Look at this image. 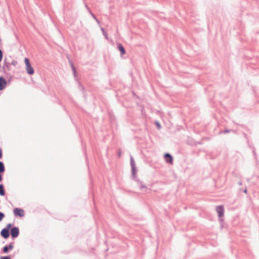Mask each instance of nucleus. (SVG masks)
<instances>
[{"label": "nucleus", "mask_w": 259, "mask_h": 259, "mask_svg": "<svg viewBox=\"0 0 259 259\" xmlns=\"http://www.w3.org/2000/svg\"><path fill=\"white\" fill-rule=\"evenodd\" d=\"M11 227H12V224H8L6 226L1 230L0 232L1 236L5 239H8L10 237V229H11Z\"/></svg>", "instance_id": "f257e3e1"}, {"label": "nucleus", "mask_w": 259, "mask_h": 259, "mask_svg": "<svg viewBox=\"0 0 259 259\" xmlns=\"http://www.w3.org/2000/svg\"><path fill=\"white\" fill-rule=\"evenodd\" d=\"M24 63L26 65V70L27 74L29 75L33 74L34 73V70L31 65L29 59L28 58H25Z\"/></svg>", "instance_id": "f03ea898"}, {"label": "nucleus", "mask_w": 259, "mask_h": 259, "mask_svg": "<svg viewBox=\"0 0 259 259\" xmlns=\"http://www.w3.org/2000/svg\"><path fill=\"white\" fill-rule=\"evenodd\" d=\"M10 235L11 238L14 240L17 238L20 234L19 229L18 227L14 226L12 224V227L10 229Z\"/></svg>", "instance_id": "7ed1b4c3"}, {"label": "nucleus", "mask_w": 259, "mask_h": 259, "mask_svg": "<svg viewBox=\"0 0 259 259\" xmlns=\"http://www.w3.org/2000/svg\"><path fill=\"white\" fill-rule=\"evenodd\" d=\"M130 163L131 166L132 178V179H135L137 169L134 159L132 156H131L130 157Z\"/></svg>", "instance_id": "20e7f679"}, {"label": "nucleus", "mask_w": 259, "mask_h": 259, "mask_svg": "<svg viewBox=\"0 0 259 259\" xmlns=\"http://www.w3.org/2000/svg\"><path fill=\"white\" fill-rule=\"evenodd\" d=\"M216 211L218 214L219 220L220 222H223L224 219L223 217L224 215V207L223 205H219L216 207Z\"/></svg>", "instance_id": "39448f33"}, {"label": "nucleus", "mask_w": 259, "mask_h": 259, "mask_svg": "<svg viewBox=\"0 0 259 259\" xmlns=\"http://www.w3.org/2000/svg\"><path fill=\"white\" fill-rule=\"evenodd\" d=\"M14 248L13 242L10 243L8 245L4 246L1 249V252L3 253H8L10 250Z\"/></svg>", "instance_id": "423d86ee"}, {"label": "nucleus", "mask_w": 259, "mask_h": 259, "mask_svg": "<svg viewBox=\"0 0 259 259\" xmlns=\"http://www.w3.org/2000/svg\"><path fill=\"white\" fill-rule=\"evenodd\" d=\"M14 214L15 217H23L25 215V211L22 208H15L13 209Z\"/></svg>", "instance_id": "0eeeda50"}, {"label": "nucleus", "mask_w": 259, "mask_h": 259, "mask_svg": "<svg viewBox=\"0 0 259 259\" xmlns=\"http://www.w3.org/2000/svg\"><path fill=\"white\" fill-rule=\"evenodd\" d=\"M7 84V81L3 76H0V91L4 90Z\"/></svg>", "instance_id": "6e6552de"}, {"label": "nucleus", "mask_w": 259, "mask_h": 259, "mask_svg": "<svg viewBox=\"0 0 259 259\" xmlns=\"http://www.w3.org/2000/svg\"><path fill=\"white\" fill-rule=\"evenodd\" d=\"M68 62L71 66V68L72 69V72H73V76L74 77V78L76 80H78V78L77 77V71H76V69L74 65V64L72 62V61L68 59Z\"/></svg>", "instance_id": "1a4fd4ad"}, {"label": "nucleus", "mask_w": 259, "mask_h": 259, "mask_svg": "<svg viewBox=\"0 0 259 259\" xmlns=\"http://www.w3.org/2000/svg\"><path fill=\"white\" fill-rule=\"evenodd\" d=\"M164 158L166 163L172 164L173 163V157L169 153H166L164 155Z\"/></svg>", "instance_id": "9d476101"}, {"label": "nucleus", "mask_w": 259, "mask_h": 259, "mask_svg": "<svg viewBox=\"0 0 259 259\" xmlns=\"http://www.w3.org/2000/svg\"><path fill=\"white\" fill-rule=\"evenodd\" d=\"M117 47L118 50H119V51L120 53L121 56L125 54L126 51H125V48L121 44L118 43L117 44Z\"/></svg>", "instance_id": "9b49d317"}, {"label": "nucleus", "mask_w": 259, "mask_h": 259, "mask_svg": "<svg viewBox=\"0 0 259 259\" xmlns=\"http://www.w3.org/2000/svg\"><path fill=\"white\" fill-rule=\"evenodd\" d=\"M6 194V191L5 190L4 186L3 184H0V195L2 196H5Z\"/></svg>", "instance_id": "f8f14e48"}, {"label": "nucleus", "mask_w": 259, "mask_h": 259, "mask_svg": "<svg viewBox=\"0 0 259 259\" xmlns=\"http://www.w3.org/2000/svg\"><path fill=\"white\" fill-rule=\"evenodd\" d=\"M5 171V166L3 161H0V172L4 173Z\"/></svg>", "instance_id": "ddd939ff"}, {"label": "nucleus", "mask_w": 259, "mask_h": 259, "mask_svg": "<svg viewBox=\"0 0 259 259\" xmlns=\"http://www.w3.org/2000/svg\"><path fill=\"white\" fill-rule=\"evenodd\" d=\"M89 13L91 14V16L96 20V21L99 24L100 21L98 19L96 15L92 13L91 10H89Z\"/></svg>", "instance_id": "4468645a"}, {"label": "nucleus", "mask_w": 259, "mask_h": 259, "mask_svg": "<svg viewBox=\"0 0 259 259\" xmlns=\"http://www.w3.org/2000/svg\"><path fill=\"white\" fill-rule=\"evenodd\" d=\"M230 132H235L234 130H228V129H225V130L224 131H221L220 132H219V134H227V133H230Z\"/></svg>", "instance_id": "2eb2a0df"}, {"label": "nucleus", "mask_w": 259, "mask_h": 259, "mask_svg": "<svg viewBox=\"0 0 259 259\" xmlns=\"http://www.w3.org/2000/svg\"><path fill=\"white\" fill-rule=\"evenodd\" d=\"M78 85L80 88V90L82 92L83 94H84L85 92V88L82 85L81 83L80 82L78 81Z\"/></svg>", "instance_id": "dca6fc26"}, {"label": "nucleus", "mask_w": 259, "mask_h": 259, "mask_svg": "<svg viewBox=\"0 0 259 259\" xmlns=\"http://www.w3.org/2000/svg\"><path fill=\"white\" fill-rule=\"evenodd\" d=\"M2 70H3V72L6 75V77L8 78V75H10V73L8 72L9 71L4 66H3Z\"/></svg>", "instance_id": "f3484780"}, {"label": "nucleus", "mask_w": 259, "mask_h": 259, "mask_svg": "<svg viewBox=\"0 0 259 259\" xmlns=\"http://www.w3.org/2000/svg\"><path fill=\"white\" fill-rule=\"evenodd\" d=\"M101 30L102 31V33H103V34L104 35V36H105V38L106 39H108V34L106 32V31L105 30V29L103 28H101Z\"/></svg>", "instance_id": "a211bd4d"}, {"label": "nucleus", "mask_w": 259, "mask_h": 259, "mask_svg": "<svg viewBox=\"0 0 259 259\" xmlns=\"http://www.w3.org/2000/svg\"><path fill=\"white\" fill-rule=\"evenodd\" d=\"M155 124L157 128V129L159 130L161 128V125L160 122L158 121H155Z\"/></svg>", "instance_id": "6ab92c4d"}, {"label": "nucleus", "mask_w": 259, "mask_h": 259, "mask_svg": "<svg viewBox=\"0 0 259 259\" xmlns=\"http://www.w3.org/2000/svg\"><path fill=\"white\" fill-rule=\"evenodd\" d=\"M5 215L4 214V213L0 211V222H1L3 219L5 218Z\"/></svg>", "instance_id": "aec40b11"}, {"label": "nucleus", "mask_w": 259, "mask_h": 259, "mask_svg": "<svg viewBox=\"0 0 259 259\" xmlns=\"http://www.w3.org/2000/svg\"><path fill=\"white\" fill-rule=\"evenodd\" d=\"M3 66H5L7 69V70L8 71L10 70V66H11L10 63L9 64H4Z\"/></svg>", "instance_id": "412c9836"}, {"label": "nucleus", "mask_w": 259, "mask_h": 259, "mask_svg": "<svg viewBox=\"0 0 259 259\" xmlns=\"http://www.w3.org/2000/svg\"><path fill=\"white\" fill-rule=\"evenodd\" d=\"M0 259H11V258L10 255L1 256H0Z\"/></svg>", "instance_id": "4be33fe9"}, {"label": "nucleus", "mask_w": 259, "mask_h": 259, "mask_svg": "<svg viewBox=\"0 0 259 259\" xmlns=\"http://www.w3.org/2000/svg\"><path fill=\"white\" fill-rule=\"evenodd\" d=\"M11 65H13L14 66H16L17 64V61L15 60H13L11 63H10Z\"/></svg>", "instance_id": "5701e85b"}, {"label": "nucleus", "mask_w": 259, "mask_h": 259, "mask_svg": "<svg viewBox=\"0 0 259 259\" xmlns=\"http://www.w3.org/2000/svg\"><path fill=\"white\" fill-rule=\"evenodd\" d=\"M3 58V53L2 50L0 49V62L2 61Z\"/></svg>", "instance_id": "b1692460"}, {"label": "nucleus", "mask_w": 259, "mask_h": 259, "mask_svg": "<svg viewBox=\"0 0 259 259\" xmlns=\"http://www.w3.org/2000/svg\"><path fill=\"white\" fill-rule=\"evenodd\" d=\"M134 180L135 181H136L138 183V184H141L142 183V181L140 180L137 179L136 176L135 179H134Z\"/></svg>", "instance_id": "393cba45"}, {"label": "nucleus", "mask_w": 259, "mask_h": 259, "mask_svg": "<svg viewBox=\"0 0 259 259\" xmlns=\"http://www.w3.org/2000/svg\"><path fill=\"white\" fill-rule=\"evenodd\" d=\"M140 189H144V188L147 189V186L145 185L141 184L140 186Z\"/></svg>", "instance_id": "a878e982"}, {"label": "nucleus", "mask_w": 259, "mask_h": 259, "mask_svg": "<svg viewBox=\"0 0 259 259\" xmlns=\"http://www.w3.org/2000/svg\"><path fill=\"white\" fill-rule=\"evenodd\" d=\"M252 152H253V154L254 156L255 157H256L257 156V154H256V153L255 152V148L254 147H253Z\"/></svg>", "instance_id": "bb28decb"}, {"label": "nucleus", "mask_w": 259, "mask_h": 259, "mask_svg": "<svg viewBox=\"0 0 259 259\" xmlns=\"http://www.w3.org/2000/svg\"><path fill=\"white\" fill-rule=\"evenodd\" d=\"M4 173L0 172V182L2 181L3 180V175Z\"/></svg>", "instance_id": "cd10ccee"}, {"label": "nucleus", "mask_w": 259, "mask_h": 259, "mask_svg": "<svg viewBox=\"0 0 259 259\" xmlns=\"http://www.w3.org/2000/svg\"><path fill=\"white\" fill-rule=\"evenodd\" d=\"M3 157V152L1 149H0V159H2Z\"/></svg>", "instance_id": "c85d7f7f"}, {"label": "nucleus", "mask_w": 259, "mask_h": 259, "mask_svg": "<svg viewBox=\"0 0 259 259\" xmlns=\"http://www.w3.org/2000/svg\"><path fill=\"white\" fill-rule=\"evenodd\" d=\"M9 75V78L8 81H9V82H10V81H11V79H12V78H13V76H12V75H11L10 74V75Z\"/></svg>", "instance_id": "c756f323"}, {"label": "nucleus", "mask_w": 259, "mask_h": 259, "mask_svg": "<svg viewBox=\"0 0 259 259\" xmlns=\"http://www.w3.org/2000/svg\"><path fill=\"white\" fill-rule=\"evenodd\" d=\"M243 136L245 138H246V139H248V136L246 134H245V133H243Z\"/></svg>", "instance_id": "7c9ffc66"}, {"label": "nucleus", "mask_w": 259, "mask_h": 259, "mask_svg": "<svg viewBox=\"0 0 259 259\" xmlns=\"http://www.w3.org/2000/svg\"><path fill=\"white\" fill-rule=\"evenodd\" d=\"M85 7L88 10V12H89V10H90V8L88 7V5L87 4H85Z\"/></svg>", "instance_id": "2f4dec72"}, {"label": "nucleus", "mask_w": 259, "mask_h": 259, "mask_svg": "<svg viewBox=\"0 0 259 259\" xmlns=\"http://www.w3.org/2000/svg\"><path fill=\"white\" fill-rule=\"evenodd\" d=\"M121 150H119L118 152V156L119 157H120L121 156Z\"/></svg>", "instance_id": "473e14b6"}, {"label": "nucleus", "mask_w": 259, "mask_h": 259, "mask_svg": "<svg viewBox=\"0 0 259 259\" xmlns=\"http://www.w3.org/2000/svg\"><path fill=\"white\" fill-rule=\"evenodd\" d=\"M9 62H7L6 59L5 58V60H4V64H9Z\"/></svg>", "instance_id": "72a5a7b5"}, {"label": "nucleus", "mask_w": 259, "mask_h": 259, "mask_svg": "<svg viewBox=\"0 0 259 259\" xmlns=\"http://www.w3.org/2000/svg\"><path fill=\"white\" fill-rule=\"evenodd\" d=\"M247 192V189L245 188L244 190H243V192L245 193H246Z\"/></svg>", "instance_id": "f704fd0d"}, {"label": "nucleus", "mask_w": 259, "mask_h": 259, "mask_svg": "<svg viewBox=\"0 0 259 259\" xmlns=\"http://www.w3.org/2000/svg\"><path fill=\"white\" fill-rule=\"evenodd\" d=\"M239 185H242V182L241 181L239 182L238 183Z\"/></svg>", "instance_id": "c9c22d12"}, {"label": "nucleus", "mask_w": 259, "mask_h": 259, "mask_svg": "<svg viewBox=\"0 0 259 259\" xmlns=\"http://www.w3.org/2000/svg\"><path fill=\"white\" fill-rule=\"evenodd\" d=\"M240 126L242 127H244V125H243V124L240 125Z\"/></svg>", "instance_id": "e433bc0d"}]
</instances>
